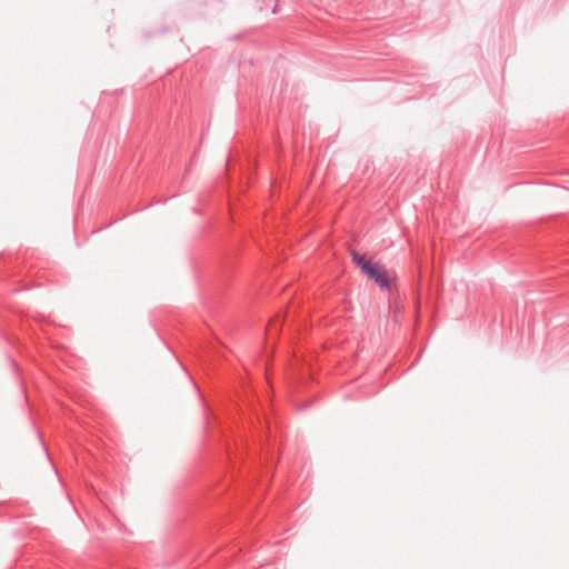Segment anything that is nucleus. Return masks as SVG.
Returning <instances> with one entry per match:
<instances>
[{
  "label": "nucleus",
  "instance_id": "2",
  "mask_svg": "<svg viewBox=\"0 0 569 569\" xmlns=\"http://www.w3.org/2000/svg\"><path fill=\"white\" fill-rule=\"evenodd\" d=\"M352 260L353 262L361 268L362 272H367V268L371 267V262L366 260V258L358 252H352Z\"/></svg>",
  "mask_w": 569,
  "mask_h": 569
},
{
  "label": "nucleus",
  "instance_id": "1",
  "mask_svg": "<svg viewBox=\"0 0 569 569\" xmlns=\"http://www.w3.org/2000/svg\"><path fill=\"white\" fill-rule=\"evenodd\" d=\"M366 274L373 279L381 288L390 287L389 277L383 269L375 264H371L370 268H367Z\"/></svg>",
  "mask_w": 569,
  "mask_h": 569
}]
</instances>
